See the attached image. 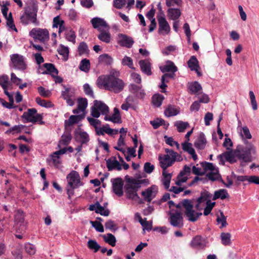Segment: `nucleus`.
<instances>
[{"mask_svg":"<svg viewBox=\"0 0 259 259\" xmlns=\"http://www.w3.org/2000/svg\"><path fill=\"white\" fill-rule=\"evenodd\" d=\"M103 238L105 242L113 247L115 246L116 240L115 236L112 234L108 233L107 234V236H103Z\"/></svg>","mask_w":259,"mask_h":259,"instance_id":"obj_43","label":"nucleus"},{"mask_svg":"<svg viewBox=\"0 0 259 259\" xmlns=\"http://www.w3.org/2000/svg\"><path fill=\"white\" fill-rule=\"evenodd\" d=\"M36 102L40 106L46 108L52 107L53 105L51 102H47L45 100L41 99L39 97L35 99Z\"/></svg>","mask_w":259,"mask_h":259,"instance_id":"obj_51","label":"nucleus"},{"mask_svg":"<svg viewBox=\"0 0 259 259\" xmlns=\"http://www.w3.org/2000/svg\"><path fill=\"white\" fill-rule=\"evenodd\" d=\"M164 120L162 119H156L152 121H150V124L153 126L154 129L158 128L160 125H161Z\"/></svg>","mask_w":259,"mask_h":259,"instance_id":"obj_63","label":"nucleus"},{"mask_svg":"<svg viewBox=\"0 0 259 259\" xmlns=\"http://www.w3.org/2000/svg\"><path fill=\"white\" fill-rule=\"evenodd\" d=\"M79 69L85 72H88L90 68V62L89 60L84 59L82 60L79 64Z\"/></svg>","mask_w":259,"mask_h":259,"instance_id":"obj_45","label":"nucleus"},{"mask_svg":"<svg viewBox=\"0 0 259 259\" xmlns=\"http://www.w3.org/2000/svg\"><path fill=\"white\" fill-rule=\"evenodd\" d=\"M22 118H25L27 121L31 122L33 123L39 122V124H44V122L42 121V116L40 114L37 113V110L34 108L28 109L27 112L23 113Z\"/></svg>","mask_w":259,"mask_h":259,"instance_id":"obj_9","label":"nucleus"},{"mask_svg":"<svg viewBox=\"0 0 259 259\" xmlns=\"http://www.w3.org/2000/svg\"><path fill=\"white\" fill-rule=\"evenodd\" d=\"M93 227L95 228L97 231L102 233L104 232L103 226L99 222L97 221H91Z\"/></svg>","mask_w":259,"mask_h":259,"instance_id":"obj_60","label":"nucleus"},{"mask_svg":"<svg viewBox=\"0 0 259 259\" xmlns=\"http://www.w3.org/2000/svg\"><path fill=\"white\" fill-rule=\"evenodd\" d=\"M89 210L91 211H95L97 213H100L102 215L108 216L110 211L108 209H105L104 206L100 205L98 201H97L95 204L90 205Z\"/></svg>","mask_w":259,"mask_h":259,"instance_id":"obj_17","label":"nucleus"},{"mask_svg":"<svg viewBox=\"0 0 259 259\" xmlns=\"http://www.w3.org/2000/svg\"><path fill=\"white\" fill-rule=\"evenodd\" d=\"M11 61L13 67L20 70H24L27 68V64L25 61L24 57L19 54H14L11 56Z\"/></svg>","mask_w":259,"mask_h":259,"instance_id":"obj_10","label":"nucleus"},{"mask_svg":"<svg viewBox=\"0 0 259 259\" xmlns=\"http://www.w3.org/2000/svg\"><path fill=\"white\" fill-rule=\"evenodd\" d=\"M164 98V96L161 94H154L152 97V103L155 106L159 107L161 105Z\"/></svg>","mask_w":259,"mask_h":259,"instance_id":"obj_37","label":"nucleus"},{"mask_svg":"<svg viewBox=\"0 0 259 259\" xmlns=\"http://www.w3.org/2000/svg\"><path fill=\"white\" fill-rule=\"evenodd\" d=\"M123 182L121 178H116L112 181L113 192L118 196H121L123 194Z\"/></svg>","mask_w":259,"mask_h":259,"instance_id":"obj_16","label":"nucleus"},{"mask_svg":"<svg viewBox=\"0 0 259 259\" xmlns=\"http://www.w3.org/2000/svg\"><path fill=\"white\" fill-rule=\"evenodd\" d=\"M83 91L87 95L93 98H95L93 89L88 83H85L83 86Z\"/></svg>","mask_w":259,"mask_h":259,"instance_id":"obj_53","label":"nucleus"},{"mask_svg":"<svg viewBox=\"0 0 259 259\" xmlns=\"http://www.w3.org/2000/svg\"><path fill=\"white\" fill-rule=\"evenodd\" d=\"M212 197V195L206 190H204L201 192L200 196L197 200V204L196 205V208L198 209L199 205L202 202L205 201L208 202L210 201Z\"/></svg>","mask_w":259,"mask_h":259,"instance_id":"obj_27","label":"nucleus"},{"mask_svg":"<svg viewBox=\"0 0 259 259\" xmlns=\"http://www.w3.org/2000/svg\"><path fill=\"white\" fill-rule=\"evenodd\" d=\"M24 221V216L23 211L18 210L15 215V223L16 225H20L22 227V230H24L26 228Z\"/></svg>","mask_w":259,"mask_h":259,"instance_id":"obj_26","label":"nucleus"},{"mask_svg":"<svg viewBox=\"0 0 259 259\" xmlns=\"http://www.w3.org/2000/svg\"><path fill=\"white\" fill-rule=\"evenodd\" d=\"M78 105L77 107L78 109H80V111L82 112V114H84V111L88 106V100L86 98H80L77 100Z\"/></svg>","mask_w":259,"mask_h":259,"instance_id":"obj_41","label":"nucleus"},{"mask_svg":"<svg viewBox=\"0 0 259 259\" xmlns=\"http://www.w3.org/2000/svg\"><path fill=\"white\" fill-rule=\"evenodd\" d=\"M144 169L146 173L151 174L154 169V166L150 162H146L144 164Z\"/></svg>","mask_w":259,"mask_h":259,"instance_id":"obj_64","label":"nucleus"},{"mask_svg":"<svg viewBox=\"0 0 259 259\" xmlns=\"http://www.w3.org/2000/svg\"><path fill=\"white\" fill-rule=\"evenodd\" d=\"M78 51L79 55L88 53V47L86 43L81 42L78 47Z\"/></svg>","mask_w":259,"mask_h":259,"instance_id":"obj_50","label":"nucleus"},{"mask_svg":"<svg viewBox=\"0 0 259 259\" xmlns=\"http://www.w3.org/2000/svg\"><path fill=\"white\" fill-rule=\"evenodd\" d=\"M179 112V109L175 106L169 105L164 111V114L167 117H170L178 115Z\"/></svg>","mask_w":259,"mask_h":259,"instance_id":"obj_32","label":"nucleus"},{"mask_svg":"<svg viewBox=\"0 0 259 259\" xmlns=\"http://www.w3.org/2000/svg\"><path fill=\"white\" fill-rule=\"evenodd\" d=\"M162 175L163 176L162 180L163 185L165 189H168L170 186L171 176L170 174L167 173L165 170H163Z\"/></svg>","mask_w":259,"mask_h":259,"instance_id":"obj_38","label":"nucleus"},{"mask_svg":"<svg viewBox=\"0 0 259 259\" xmlns=\"http://www.w3.org/2000/svg\"><path fill=\"white\" fill-rule=\"evenodd\" d=\"M71 138V136L69 134L63 135L59 141L58 146L60 147V145H67L70 143Z\"/></svg>","mask_w":259,"mask_h":259,"instance_id":"obj_47","label":"nucleus"},{"mask_svg":"<svg viewBox=\"0 0 259 259\" xmlns=\"http://www.w3.org/2000/svg\"><path fill=\"white\" fill-rule=\"evenodd\" d=\"M97 84L100 88H103L115 93L121 92L124 87L123 81L116 77L114 73L99 76L97 79Z\"/></svg>","mask_w":259,"mask_h":259,"instance_id":"obj_2","label":"nucleus"},{"mask_svg":"<svg viewBox=\"0 0 259 259\" xmlns=\"http://www.w3.org/2000/svg\"><path fill=\"white\" fill-rule=\"evenodd\" d=\"M185 215L187 218L188 221L192 222H195L202 215L201 212L195 211L193 209V205L192 201H185Z\"/></svg>","mask_w":259,"mask_h":259,"instance_id":"obj_7","label":"nucleus"},{"mask_svg":"<svg viewBox=\"0 0 259 259\" xmlns=\"http://www.w3.org/2000/svg\"><path fill=\"white\" fill-rule=\"evenodd\" d=\"M245 142V145H238L234 151H227L219 155L218 157L220 161L224 162L226 160L230 163H233L237 161V158L240 161L241 165H243V163L251 162L252 155L256 154V148L251 142Z\"/></svg>","mask_w":259,"mask_h":259,"instance_id":"obj_1","label":"nucleus"},{"mask_svg":"<svg viewBox=\"0 0 259 259\" xmlns=\"http://www.w3.org/2000/svg\"><path fill=\"white\" fill-rule=\"evenodd\" d=\"M149 184L148 179L139 180L135 178H128L127 183L125 186V192L127 198L134 200H139V203H143V200L141 199L137 194V191L141 187L142 184Z\"/></svg>","mask_w":259,"mask_h":259,"instance_id":"obj_3","label":"nucleus"},{"mask_svg":"<svg viewBox=\"0 0 259 259\" xmlns=\"http://www.w3.org/2000/svg\"><path fill=\"white\" fill-rule=\"evenodd\" d=\"M106 165L108 170H112L113 169L120 170L122 168L121 164L115 157H114L113 159L109 158L107 160Z\"/></svg>","mask_w":259,"mask_h":259,"instance_id":"obj_23","label":"nucleus"},{"mask_svg":"<svg viewBox=\"0 0 259 259\" xmlns=\"http://www.w3.org/2000/svg\"><path fill=\"white\" fill-rule=\"evenodd\" d=\"M120 37L121 39L119 40V42L121 46L127 48H131L133 46L134 43L133 38L122 34L120 35Z\"/></svg>","mask_w":259,"mask_h":259,"instance_id":"obj_24","label":"nucleus"},{"mask_svg":"<svg viewBox=\"0 0 259 259\" xmlns=\"http://www.w3.org/2000/svg\"><path fill=\"white\" fill-rule=\"evenodd\" d=\"M109 29H104L100 31V33L98 35V38L103 42L108 44L111 40V34Z\"/></svg>","mask_w":259,"mask_h":259,"instance_id":"obj_28","label":"nucleus"},{"mask_svg":"<svg viewBox=\"0 0 259 259\" xmlns=\"http://www.w3.org/2000/svg\"><path fill=\"white\" fill-rule=\"evenodd\" d=\"M121 63L123 65L127 66L129 68L135 69L133 66V59L128 56H124L122 60Z\"/></svg>","mask_w":259,"mask_h":259,"instance_id":"obj_49","label":"nucleus"},{"mask_svg":"<svg viewBox=\"0 0 259 259\" xmlns=\"http://www.w3.org/2000/svg\"><path fill=\"white\" fill-rule=\"evenodd\" d=\"M157 18L158 23V33L161 34H168L170 31V26L165 19L164 14L158 15Z\"/></svg>","mask_w":259,"mask_h":259,"instance_id":"obj_11","label":"nucleus"},{"mask_svg":"<svg viewBox=\"0 0 259 259\" xmlns=\"http://www.w3.org/2000/svg\"><path fill=\"white\" fill-rule=\"evenodd\" d=\"M167 17L169 19L172 20H178L180 17L182 13L179 8H169L167 11Z\"/></svg>","mask_w":259,"mask_h":259,"instance_id":"obj_22","label":"nucleus"},{"mask_svg":"<svg viewBox=\"0 0 259 259\" xmlns=\"http://www.w3.org/2000/svg\"><path fill=\"white\" fill-rule=\"evenodd\" d=\"M229 196L227 191L225 189H220L218 191L214 192V195L212 197V200H215L219 198L221 199H225L228 198Z\"/></svg>","mask_w":259,"mask_h":259,"instance_id":"obj_34","label":"nucleus"},{"mask_svg":"<svg viewBox=\"0 0 259 259\" xmlns=\"http://www.w3.org/2000/svg\"><path fill=\"white\" fill-rule=\"evenodd\" d=\"M221 216L218 217L217 219V222L219 224H221V228L225 227L227 226V223L226 221V217L224 215L223 212L221 211Z\"/></svg>","mask_w":259,"mask_h":259,"instance_id":"obj_58","label":"nucleus"},{"mask_svg":"<svg viewBox=\"0 0 259 259\" xmlns=\"http://www.w3.org/2000/svg\"><path fill=\"white\" fill-rule=\"evenodd\" d=\"M87 119L90 124L93 126L95 130L97 129L101 125V122L99 119L89 117L87 118Z\"/></svg>","mask_w":259,"mask_h":259,"instance_id":"obj_56","label":"nucleus"},{"mask_svg":"<svg viewBox=\"0 0 259 259\" xmlns=\"http://www.w3.org/2000/svg\"><path fill=\"white\" fill-rule=\"evenodd\" d=\"M188 65L192 71H197V69H199L200 68L198 61L194 56L191 57L190 59L188 61Z\"/></svg>","mask_w":259,"mask_h":259,"instance_id":"obj_35","label":"nucleus"},{"mask_svg":"<svg viewBox=\"0 0 259 259\" xmlns=\"http://www.w3.org/2000/svg\"><path fill=\"white\" fill-rule=\"evenodd\" d=\"M7 19V25L11 29L14 30L15 31H17V29L15 27V25L14 23V20L12 17V15L11 13H10L8 15V17L6 18Z\"/></svg>","mask_w":259,"mask_h":259,"instance_id":"obj_48","label":"nucleus"},{"mask_svg":"<svg viewBox=\"0 0 259 259\" xmlns=\"http://www.w3.org/2000/svg\"><path fill=\"white\" fill-rule=\"evenodd\" d=\"M159 160L160 166L163 170H165L168 167L171 166L176 161V159H171L170 157H169V154L159 156Z\"/></svg>","mask_w":259,"mask_h":259,"instance_id":"obj_15","label":"nucleus"},{"mask_svg":"<svg viewBox=\"0 0 259 259\" xmlns=\"http://www.w3.org/2000/svg\"><path fill=\"white\" fill-rule=\"evenodd\" d=\"M44 67L46 69L47 72L45 73L50 74L53 77L58 74V71L55 67V65L51 63H45Z\"/></svg>","mask_w":259,"mask_h":259,"instance_id":"obj_36","label":"nucleus"},{"mask_svg":"<svg viewBox=\"0 0 259 259\" xmlns=\"http://www.w3.org/2000/svg\"><path fill=\"white\" fill-rule=\"evenodd\" d=\"M91 23L93 27L95 29H97L99 31L104 29H110V27L106 22L100 18L95 17L93 18L91 20Z\"/></svg>","mask_w":259,"mask_h":259,"instance_id":"obj_14","label":"nucleus"},{"mask_svg":"<svg viewBox=\"0 0 259 259\" xmlns=\"http://www.w3.org/2000/svg\"><path fill=\"white\" fill-rule=\"evenodd\" d=\"M170 223L174 227L181 228L183 226V217L180 212H170Z\"/></svg>","mask_w":259,"mask_h":259,"instance_id":"obj_13","label":"nucleus"},{"mask_svg":"<svg viewBox=\"0 0 259 259\" xmlns=\"http://www.w3.org/2000/svg\"><path fill=\"white\" fill-rule=\"evenodd\" d=\"M37 6L34 1H31L29 5L25 7L24 12L20 16L21 23L25 25L32 23L35 25H38L37 20Z\"/></svg>","mask_w":259,"mask_h":259,"instance_id":"obj_4","label":"nucleus"},{"mask_svg":"<svg viewBox=\"0 0 259 259\" xmlns=\"http://www.w3.org/2000/svg\"><path fill=\"white\" fill-rule=\"evenodd\" d=\"M37 91L39 95L44 97H49L51 95V92L49 90H46L42 87H38Z\"/></svg>","mask_w":259,"mask_h":259,"instance_id":"obj_62","label":"nucleus"},{"mask_svg":"<svg viewBox=\"0 0 259 259\" xmlns=\"http://www.w3.org/2000/svg\"><path fill=\"white\" fill-rule=\"evenodd\" d=\"M29 35L41 42H45L49 38V33L47 29L34 28L29 32Z\"/></svg>","mask_w":259,"mask_h":259,"instance_id":"obj_8","label":"nucleus"},{"mask_svg":"<svg viewBox=\"0 0 259 259\" xmlns=\"http://www.w3.org/2000/svg\"><path fill=\"white\" fill-rule=\"evenodd\" d=\"M240 135L243 142L244 144L243 145H245V141H248L247 139H250L252 138L249 128L246 126L241 127Z\"/></svg>","mask_w":259,"mask_h":259,"instance_id":"obj_33","label":"nucleus"},{"mask_svg":"<svg viewBox=\"0 0 259 259\" xmlns=\"http://www.w3.org/2000/svg\"><path fill=\"white\" fill-rule=\"evenodd\" d=\"M66 38L67 40L72 42L73 44L75 43L76 35L74 31L70 30L66 34Z\"/></svg>","mask_w":259,"mask_h":259,"instance_id":"obj_57","label":"nucleus"},{"mask_svg":"<svg viewBox=\"0 0 259 259\" xmlns=\"http://www.w3.org/2000/svg\"><path fill=\"white\" fill-rule=\"evenodd\" d=\"M206 177L209 180L211 181H215L220 178V175L219 173L218 170L216 169L212 171L207 172Z\"/></svg>","mask_w":259,"mask_h":259,"instance_id":"obj_46","label":"nucleus"},{"mask_svg":"<svg viewBox=\"0 0 259 259\" xmlns=\"http://www.w3.org/2000/svg\"><path fill=\"white\" fill-rule=\"evenodd\" d=\"M140 224L143 227V230H146L148 231H151L152 228V223L150 221H146V219H145L142 222H141Z\"/></svg>","mask_w":259,"mask_h":259,"instance_id":"obj_61","label":"nucleus"},{"mask_svg":"<svg viewBox=\"0 0 259 259\" xmlns=\"http://www.w3.org/2000/svg\"><path fill=\"white\" fill-rule=\"evenodd\" d=\"M25 249L26 252L30 255L34 254L36 251L34 246L30 243H27L25 245Z\"/></svg>","mask_w":259,"mask_h":259,"instance_id":"obj_59","label":"nucleus"},{"mask_svg":"<svg viewBox=\"0 0 259 259\" xmlns=\"http://www.w3.org/2000/svg\"><path fill=\"white\" fill-rule=\"evenodd\" d=\"M231 235L229 233H222L221 234L222 243L225 246L230 245L231 244Z\"/></svg>","mask_w":259,"mask_h":259,"instance_id":"obj_40","label":"nucleus"},{"mask_svg":"<svg viewBox=\"0 0 259 259\" xmlns=\"http://www.w3.org/2000/svg\"><path fill=\"white\" fill-rule=\"evenodd\" d=\"M76 138L81 145L87 144L90 140L89 136L85 132L80 131L76 134Z\"/></svg>","mask_w":259,"mask_h":259,"instance_id":"obj_30","label":"nucleus"},{"mask_svg":"<svg viewBox=\"0 0 259 259\" xmlns=\"http://www.w3.org/2000/svg\"><path fill=\"white\" fill-rule=\"evenodd\" d=\"M98 60L100 63L106 65L110 64L112 62V58L108 54H103L99 57Z\"/></svg>","mask_w":259,"mask_h":259,"instance_id":"obj_42","label":"nucleus"},{"mask_svg":"<svg viewBox=\"0 0 259 259\" xmlns=\"http://www.w3.org/2000/svg\"><path fill=\"white\" fill-rule=\"evenodd\" d=\"M157 188L155 186H152L148 188L141 193L143 197V200L148 202H150L151 200L155 197L157 194Z\"/></svg>","mask_w":259,"mask_h":259,"instance_id":"obj_12","label":"nucleus"},{"mask_svg":"<svg viewBox=\"0 0 259 259\" xmlns=\"http://www.w3.org/2000/svg\"><path fill=\"white\" fill-rule=\"evenodd\" d=\"M182 149L190 155H191L192 158L194 160H196L197 159V156L195 153L194 149L192 147V144L189 143L188 141H186L182 144Z\"/></svg>","mask_w":259,"mask_h":259,"instance_id":"obj_21","label":"nucleus"},{"mask_svg":"<svg viewBox=\"0 0 259 259\" xmlns=\"http://www.w3.org/2000/svg\"><path fill=\"white\" fill-rule=\"evenodd\" d=\"M9 84L8 76L6 75L0 76V85L3 89H5V87H8Z\"/></svg>","mask_w":259,"mask_h":259,"instance_id":"obj_54","label":"nucleus"},{"mask_svg":"<svg viewBox=\"0 0 259 259\" xmlns=\"http://www.w3.org/2000/svg\"><path fill=\"white\" fill-rule=\"evenodd\" d=\"M160 69L163 73L169 72H177L178 68L173 62L167 61L164 65L160 66Z\"/></svg>","mask_w":259,"mask_h":259,"instance_id":"obj_25","label":"nucleus"},{"mask_svg":"<svg viewBox=\"0 0 259 259\" xmlns=\"http://www.w3.org/2000/svg\"><path fill=\"white\" fill-rule=\"evenodd\" d=\"M88 247L91 250H94L95 252H97L101 248L100 245L95 240H89L88 242Z\"/></svg>","mask_w":259,"mask_h":259,"instance_id":"obj_44","label":"nucleus"},{"mask_svg":"<svg viewBox=\"0 0 259 259\" xmlns=\"http://www.w3.org/2000/svg\"><path fill=\"white\" fill-rule=\"evenodd\" d=\"M175 126L179 133H183L189 126V123L188 122L177 121L175 123Z\"/></svg>","mask_w":259,"mask_h":259,"instance_id":"obj_39","label":"nucleus"},{"mask_svg":"<svg viewBox=\"0 0 259 259\" xmlns=\"http://www.w3.org/2000/svg\"><path fill=\"white\" fill-rule=\"evenodd\" d=\"M191 246L195 248L200 249L205 247L204 240L201 236L197 235L193 238L190 243Z\"/></svg>","mask_w":259,"mask_h":259,"instance_id":"obj_18","label":"nucleus"},{"mask_svg":"<svg viewBox=\"0 0 259 259\" xmlns=\"http://www.w3.org/2000/svg\"><path fill=\"white\" fill-rule=\"evenodd\" d=\"M84 118V114H81L77 115H71L68 120L65 121V124L68 126L72 125L75 123H78Z\"/></svg>","mask_w":259,"mask_h":259,"instance_id":"obj_31","label":"nucleus"},{"mask_svg":"<svg viewBox=\"0 0 259 259\" xmlns=\"http://www.w3.org/2000/svg\"><path fill=\"white\" fill-rule=\"evenodd\" d=\"M188 89L191 94H197L202 90V87L198 82L194 81L188 83Z\"/></svg>","mask_w":259,"mask_h":259,"instance_id":"obj_29","label":"nucleus"},{"mask_svg":"<svg viewBox=\"0 0 259 259\" xmlns=\"http://www.w3.org/2000/svg\"><path fill=\"white\" fill-rule=\"evenodd\" d=\"M183 4L182 0H166V5L169 7L178 6L181 7Z\"/></svg>","mask_w":259,"mask_h":259,"instance_id":"obj_52","label":"nucleus"},{"mask_svg":"<svg viewBox=\"0 0 259 259\" xmlns=\"http://www.w3.org/2000/svg\"><path fill=\"white\" fill-rule=\"evenodd\" d=\"M141 71L147 75L152 74L151 64L147 60H142L139 62Z\"/></svg>","mask_w":259,"mask_h":259,"instance_id":"obj_19","label":"nucleus"},{"mask_svg":"<svg viewBox=\"0 0 259 259\" xmlns=\"http://www.w3.org/2000/svg\"><path fill=\"white\" fill-rule=\"evenodd\" d=\"M67 179L68 181L66 187L67 193L68 198H70L71 196L74 194V190L82 186L83 183L80 181L79 174L75 170H72L67 175Z\"/></svg>","mask_w":259,"mask_h":259,"instance_id":"obj_5","label":"nucleus"},{"mask_svg":"<svg viewBox=\"0 0 259 259\" xmlns=\"http://www.w3.org/2000/svg\"><path fill=\"white\" fill-rule=\"evenodd\" d=\"M109 110V107L104 102L95 100L94 105L91 108V114L93 117L98 118L101 114L107 115Z\"/></svg>","mask_w":259,"mask_h":259,"instance_id":"obj_6","label":"nucleus"},{"mask_svg":"<svg viewBox=\"0 0 259 259\" xmlns=\"http://www.w3.org/2000/svg\"><path fill=\"white\" fill-rule=\"evenodd\" d=\"M206 142L204 134L203 133H201L195 141L194 144L197 149L202 150L205 147Z\"/></svg>","mask_w":259,"mask_h":259,"instance_id":"obj_20","label":"nucleus"},{"mask_svg":"<svg viewBox=\"0 0 259 259\" xmlns=\"http://www.w3.org/2000/svg\"><path fill=\"white\" fill-rule=\"evenodd\" d=\"M249 95L250 99V102L252 109L253 110H256L257 109V104L255 99L254 94L252 91H250L249 92Z\"/></svg>","mask_w":259,"mask_h":259,"instance_id":"obj_55","label":"nucleus"}]
</instances>
